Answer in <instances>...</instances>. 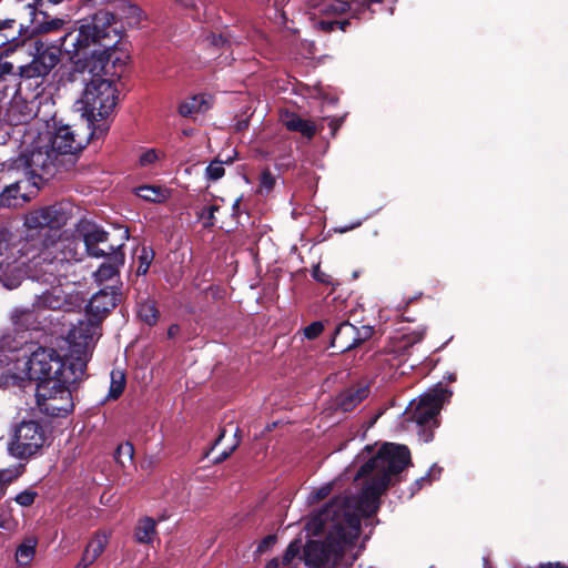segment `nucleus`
Segmentation results:
<instances>
[{
	"instance_id": "f257e3e1",
	"label": "nucleus",
	"mask_w": 568,
	"mask_h": 568,
	"mask_svg": "<svg viewBox=\"0 0 568 568\" xmlns=\"http://www.w3.org/2000/svg\"><path fill=\"white\" fill-rule=\"evenodd\" d=\"M410 462L406 446L384 444L377 455L358 470V478H366L357 497H337L323 510L315 514L310 525L315 532L327 531L324 542L311 540L304 549L305 565L318 568L336 565L343 552L351 547L361 532V516H371L379 507V497L390 484L392 476L400 473Z\"/></svg>"
},
{
	"instance_id": "f03ea898",
	"label": "nucleus",
	"mask_w": 568,
	"mask_h": 568,
	"mask_svg": "<svg viewBox=\"0 0 568 568\" xmlns=\"http://www.w3.org/2000/svg\"><path fill=\"white\" fill-rule=\"evenodd\" d=\"M115 16L109 11H99L78 29L63 37L62 47L79 72H88L85 87L75 102L77 111L87 119L89 125L108 118L118 101V90L112 80L101 74L109 61L115 65L116 43L121 37L115 28Z\"/></svg>"
},
{
	"instance_id": "7ed1b4c3",
	"label": "nucleus",
	"mask_w": 568,
	"mask_h": 568,
	"mask_svg": "<svg viewBox=\"0 0 568 568\" xmlns=\"http://www.w3.org/2000/svg\"><path fill=\"white\" fill-rule=\"evenodd\" d=\"M75 204L62 201L27 212L23 216V239L37 247L41 245L38 264H44V278L52 287L59 278L65 276L68 266L81 260L75 240L61 239L60 230L80 214Z\"/></svg>"
},
{
	"instance_id": "20e7f679",
	"label": "nucleus",
	"mask_w": 568,
	"mask_h": 568,
	"mask_svg": "<svg viewBox=\"0 0 568 568\" xmlns=\"http://www.w3.org/2000/svg\"><path fill=\"white\" fill-rule=\"evenodd\" d=\"M74 365L52 348H38L24 363L26 376L37 381L36 398L39 409L49 416H65L73 410L72 392L84 377L68 372Z\"/></svg>"
},
{
	"instance_id": "39448f33",
	"label": "nucleus",
	"mask_w": 568,
	"mask_h": 568,
	"mask_svg": "<svg viewBox=\"0 0 568 568\" xmlns=\"http://www.w3.org/2000/svg\"><path fill=\"white\" fill-rule=\"evenodd\" d=\"M41 129L42 124L34 122L23 130L19 155L0 161V172L21 171L38 183L54 173L59 156L49 145L50 136L41 135Z\"/></svg>"
},
{
	"instance_id": "423d86ee",
	"label": "nucleus",
	"mask_w": 568,
	"mask_h": 568,
	"mask_svg": "<svg viewBox=\"0 0 568 568\" xmlns=\"http://www.w3.org/2000/svg\"><path fill=\"white\" fill-rule=\"evenodd\" d=\"M450 395L448 389L438 386L422 395L417 400L410 402L405 410V420L416 425L418 436L424 443L433 439V429L439 425L437 415Z\"/></svg>"
},
{
	"instance_id": "0eeeda50",
	"label": "nucleus",
	"mask_w": 568,
	"mask_h": 568,
	"mask_svg": "<svg viewBox=\"0 0 568 568\" xmlns=\"http://www.w3.org/2000/svg\"><path fill=\"white\" fill-rule=\"evenodd\" d=\"M65 304L63 291L60 286H54L37 295L30 307L14 308L11 321L18 329H41L50 323V312L61 310Z\"/></svg>"
},
{
	"instance_id": "6e6552de",
	"label": "nucleus",
	"mask_w": 568,
	"mask_h": 568,
	"mask_svg": "<svg viewBox=\"0 0 568 568\" xmlns=\"http://www.w3.org/2000/svg\"><path fill=\"white\" fill-rule=\"evenodd\" d=\"M100 335L99 322L91 317L78 321L69 331L67 336L69 351L65 355L68 356V361H71L74 365V367L68 372L69 377H73L74 374H82L84 377L87 364Z\"/></svg>"
},
{
	"instance_id": "1a4fd4ad",
	"label": "nucleus",
	"mask_w": 568,
	"mask_h": 568,
	"mask_svg": "<svg viewBox=\"0 0 568 568\" xmlns=\"http://www.w3.org/2000/svg\"><path fill=\"white\" fill-rule=\"evenodd\" d=\"M396 0H311L312 19L314 27L323 31H332L338 23L333 20H315L317 16H325L327 18L335 17L347 10H353L354 14L359 13L364 9H369L373 3H388L389 13L394 12V4Z\"/></svg>"
},
{
	"instance_id": "9d476101",
	"label": "nucleus",
	"mask_w": 568,
	"mask_h": 568,
	"mask_svg": "<svg viewBox=\"0 0 568 568\" xmlns=\"http://www.w3.org/2000/svg\"><path fill=\"white\" fill-rule=\"evenodd\" d=\"M24 254L18 248L17 236L8 227L0 226V282L7 288L18 286L22 275V264L18 262V254Z\"/></svg>"
},
{
	"instance_id": "9b49d317",
	"label": "nucleus",
	"mask_w": 568,
	"mask_h": 568,
	"mask_svg": "<svg viewBox=\"0 0 568 568\" xmlns=\"http://www.w3.org/2000/svg\"><path fill=\"white\" fill-rule=\"evenodd\" d=\"M45 436L41 425L34 420H23L14 430L8 444L9 453L16 458H28L44 444Z\"/></svg>"
},
{
	"instance_id": "f8f14e48",
	"label": "nucleus",
	"mask_w": 568,
	"mask_h": 568,
	"mask_svg": "<svg viewBox=\"0 0 568 568\" xmlns=\"http://www.w3.org/2000/svg\"><path fill=\"white\" fill-rule=\"evenodd\" d=\"M62 41L63 38H61L60 45H62ZM61 50L64 51L63 47L60 49L57 45L37 44L32 61L29 64L18 67L20 77L31 79L47 75L60 61Z\"/></svg>"
},
{
	"instance_id": "ddd939ff",
	"label": "nucleus",
	"mask_w": 568,
	"mask_h": 568,
	"mask_svg": "<svg viewBox=\"0 0 568 568\" xmlns=\"http://www.w3.org/2000/svg\"><path fill=\"white\" fill-rule=\"evenodd\" d=\"M38 182L23 178L7 185L0 193V207L18 209L37 193Z\"/></svg>"
},
{
	"instance_id": "4468645a",
	"label": "nucleus",
	"mask_w": 568,
	"mask_h": 568,
	"mask_svg": "<svg viewBox=\"0 0 568 568\" xmlns=\"http://www.w3.org/2000/svg\"><path fill=\"white\" fill-rule=\"evenodd\" d=\"M41 135L50 136V146L58 156L65 154H74L80 151L84 143L82 139H78L74 131L69 125L55 126L53 131L41 130Z\"/></svg>"
},
{
	"instance_id": "2eb2a0df",
	"label": "nucleus",
	"mask_w": 568,
	"mask_h": 568,
	"mask_svg": "<svg viewBox=\"0 0 568 568\" xmlns=\"http://www.w3.org/2000/svg\"><path fill=\"white\" fill-rule=\"evenodd\" d=\"M38 112L36 100L28 101L20 92H17L9 102L4 120L11 126H20L32 120Z\"/></svg>"
},
{
	"instance_id": "dca6fc26",
	"label": "nucleus",
	"mask_w": 568,
	"mask_h": 568,
	"mask_svg": "<svg viewBox=\"0 0 568 568\" xmlns=\"http://www.w3.org/2000/svg\"><path fill=\"white\" fill-rule=\"evenodd\" d=\"M75 231L83 239L85 250L90 256L99 258L108 254L104 250L97 246L99 243L108 241V233L97 224L81 219L75 225Z\"/></svg>"
},
{
	"instance_id": "f3484780",
	"label": "nucleus",
	"mask_w": 568,
	"mask_h": 568,
	"mask_svg": "<svg viewBox=\"0 0 568 568\" xmlns=\"http://www.w3.org/2000/svg\"><path fill=\"white\" fill-rule=\"evenodd\" d=\"M116 14L123 26L130 29L144 28L148 21L146 13L138 4L126 0L120 1Z\"/></svg>"
},
{
	"instance_id": "a211bd4d",
	"label": "nucleus",
	"mask_w": 568,
	"mask_h": 568,
	"mask_svg": "<svg viewBox=\"0 0 568 568\" xmlns=\"http://www.w3.org/2000/svg\"><path fill=\"white\" fill-rule=\"evenodd\" d=\"M116 304V298L113 293L106 292L105 290H101L95 293L87 305V313L89 316H92V320H97L100 323V320L110 312Z\"/></svg>"
},
{
	"instance_id": "6ab92c4d",
	"label": "nucleus",
	"mask_w": 568,
	"mask_h": 568,
	"mask_svg": "<svg viewBox=\"0 0 568 568\" xmlns=\"http://www.w3.org/2000/svg\"><path fill=\"white\" fill-rule=\"evenodd\" d=\"M281 120L287 130L300 132L308 139L313 138L316 133V126L313 122L304 120L295 113H284Z\"/></svg>"
},
{
	"instance_id": "aec40b11",
	"label": "nucleus",
	"mask_w": 568,
	"mask_h": 568,
	"mask_svg": "<svg viewBox=\"0 0 568 568\" xmlns=\"http://www.w3.org/2000/svg\"><path fill=\"white\" fill-rule=\"evenodd\" d=\"M367 395L368 388L366 386L348 388L337 397V406L344 412H349L365 399Z\"/></svg>"
},
{
	"instance_id": "412c9836",
	"label": "nucleus",
	"mask_w": 568,
	"mask_h": 568,
	"mask_svg": "<svg viewBox=\"0 0 568 568\" xmlns=\"http://www.w3.org/2000/svg\"><path fill=\"white\" fill-rule=\"evenodd\" d=\"M211 108V97L197 94L184 101L179 112L182 116H191L196 113H204Z\"/></svg>"
},
{
	"instance_id": "4be33fe9",
	"label": "nucleus",
	"mask_w": 568,
	"mask_h": 568,
	"mask_svg": "<svg viewBox=\"0 0 568 568\" xmlns=\"http://www.w3.org/2000/svg\"><path fill=\"white\" fill-rule=\"evenodd\" d=\"M156 535V521L151 517L141 518L134 528V539L139 544H152Z\"/></svg>"
},
{
	"instance_id": "5701e85b",
	"label": "nucleus",
	"mask_w": 568,
	"mask_h": 568,
	"mask_svg": "<svg viewBox=\"0 0 568 568\" xmlns=\"http://www.w3.org/2000/svg\"><path fill=\"white\" fill-rule=\"evenodd\" d=\"M110 534L104 530L97 531L84 548L83 554L95 561L104 551Z\"/></svg>"
},
{
	"instance_id": "b1692460",
	"label": "nucleus",
	"mask_w": 568,
	"mask_h": 568,
	"mask_svg": "<svg viewBox=\"0 0 568 568\" xmlns=\"http://www.w3.org/2000/svg\"><path fill=\"white\" fill-rule=\"evenodd\" d=\"M139 197L154 203H162L166 201L171 193L168 189L156 185H143L135 190Z\"/></svg>"
},
{
	"instance_id": "393cba45",
	"label": "nucleus",
	"mask_w": 568,
	"mask_h": 568,
	"mask_svg": "<svg viewBox=\"0 0 568 568\" xmlns=\"http://www.w3.org/2000/svg\"><path fill=\"white\" fill-rule=\"evenodd\" d=\"M353 342L347 346V348L355 347L359 345L363 341L367 339L372 335V327L363 326L362 331H357V328L348 323H344L339 325L336 329V336L342 335H355Z\"/></svg>"
},
{
	"instance_id": "a878e982",
	"label": "nucleus",
	"mask_w": 568,
	"mask_h": 568,
	"mask_svg": "<svg viewBox=\"0 0 568 568\" xmlns=\"http://www.w3.org/2000/svg\"><path fill=\"white\" fill-rule=\"evenodd\" d=\"M36 546L37 540L36 539H27L23 541L16 551V560L17 564L21 567H28L32 559L34 558L36 554Z\"/></svg>"
},
{
	"instance_id": "bb28decb",
	"label": "nucleus",
	"mask_w": 568,
	"mask_h": 568,
	"mask_svg": "<svg viewBox=\"0 0 568 568\" xmlns=\"http://www.w3.org/2000/svg\"><path fill=\"white\" fill-rule=\"evenodd\" d=\"M125 383V375L121 369L112 371L108 399L119 398L124 390Z\"/></svg>"
},
{
	"instance_id": "cd10ccee",
	"label": "nucleus",
	"mask_w": 568,
	"mask_h": 568,
	"mask_svg": "<svg viewBox=\"0 0 568 568\" xmlns=\"http://www.w3.org/2000/svg\"><path fill=\"white\" fill-rule=\"evenodd\" d=\"M14 20L0 22V48L17 39L19 30L14 27Z\"/></svg>"
},
{
	"instance_id": "c85d7f7f",
	"label": "nucleus",
	"mask_w": 568,
	"mask_h": 568,
	"mask_svg": "<svg viewBox=\"0 0 568 568\" xmlns=\"http://www.w3.org/2000/svg\"><path fill=\"white\" fill-rule=\"evenodd\" d=\"M227 162H232V159L227 158V160H225V161L220 160V159L213 160L205 169L206 179L210 181L220 180L225 173L223 164L227 163Z\"/></svg>"
},
{
	"instance_id": "c756f323",
	"label": "nucleus",
	"mask_w": 568,
	"mask_h": 568,
	"mask_svg": "<svg viewBox=\"0 0 568 568\" xmlns=\"http://www.w3.org/2000/svg\"><path fill=\"white\" fill-rule=\"evenodd\" d=\"M154 253L151 248L143 246L141 248V252L138 256V267H136V274L138 275H145L149 271V267L153 261Z\"/></svg>"
},
{
	"instance_id": "7c9ffc66",
	"label": "nucleus",
	"mask_w": 568,
	"mask_h": 568,
	"mask_svg": "<svg viewBox=\"0 0 568 568\" xmlns=\"http://www.w3.org/2000/svg\"><path fill=\"white\" fill-rule=\"evenodd\" d=\"M134 456V447L130 443H123L119 445L116 449V462L122 465L123 467L126 465V463L131 464L133 462Z\"/></svg>"
},
{
	"instance_id": "2f4dec72",
	"label": "nucleus",
	"mask_w": 568,
	"mask_h": 568,
	"mask_svg": "<svg viewBox=\"0 0 568 568\" xmlns=\"http://www.w3.org/2000/svg\"><path fill=\"white\" fill-rule=\"evenodd\" d=\"M118 275V267L111 263H103L94 273L97 282L102 284Z\"/></svg>"
},
{
	"instance_id": "473e14b6",
	"label": "nucleus",
	"mask_w": 568,
	"mask_h": 568,
	"mask_svg": "<svg viewBox=\"0 0 568 568\" xmlns=\"http://www.w3.org/2000/svg\"><path fill=\"white\" fill-rule=\"evenodd\" d=\"M139 316L148 324H153L158 317V311L152 302L142 303L139 307Z\"/></svg>"
},
{
	"instance_id": "72a5a7b5",
	"label": "nucleus",
	"mask_w": 568,
	"mask_h": 568,
	"mask_svg": "<svg viewBox=\"0 0 568 568\" xmlns=\"http://www.w3.org/2000/svg\"><path fill=\"white\" fill-rule=\"evenodd\" d=\"M333 489V484H325L321 486L320 488L313 490L308 496L310 504L318 503L326 498Z\"/></svg>"
},
{
	"instance_id": "f704fd0d",
	"label": "nucleus",
	"mask_w": 568,
	"mask_h": 568,
	"mask_svg": "<svg viewBox=\"0 0 568 568\" xmlns=\"http://www.w3.org/2000/svg\"><path fill=\"white\" fill-rule=\"evenodd\" d=\"M300 550H301V542H300L298 540H294V541H292V542L288 545V547H287V549H286V551H285V554H284V556H283V564H284V565H288V564H291V561H292L295 557H297V556H298Z\"/></svg>"
},
{
	"instance_id": "c9c22d12",
	"label": "nucleus",
	"mask_w": 568,
	"mask_h": 568,
	"mask_svg": "<svg viewBox=\"0 0 568 568\" xmlns=\"http://www.w3.org/2000/svg\"><path fill=\"white\" fill-rule=\"evenodd\" d=\"M323 329L324 326L321 322H313L304 328V336L308 339H314L323 332Z\"/></svg>"
},
{
	"instance_id": "e433bc0d",
	"label": "nucleus",
	"mask_w": 568,
	"mask_h": 568,
	"mask_svg": "<svg viewBox=\"0 0 568 568\" xmlns=\"http://www.w3.org/2000/svg\"><path fill=\"white\" fill-rule=\"evenodd\" d=\"M275 184V178L270 171H264L260 179V187L266 192H270Z\"/></svg>"
},
{
	"instance_id": "4c0bfd02",
	"label": "nucleus",
	"mask_w": 568,
	"mask_h": 568,
	"mask_svg": "<svg viewBox=\"0 0 568 568\" xmlns=\"http://www.w3.org/2000/svg\"><path fill=\"white\" fill-rule=\"evenodd\" d=\"M34 498H36V493L30 491V490H24V491H21L20 494H18L14 499H16L17 504L27 507V506H30L31 504H33Z\"/></svg>"
},
{
	"instance_id": "58836bf2",
	"label": "nucleus",
	"mask_w": 568,
	"mask_h": 568,
	"mask_svg": "<svg viewBox=\"0 0 568 568\" xmlns=\"http://www.w3.org/2000/svg\"><path fill=\"white\" fill-rule=\"evenodd\" d=\"M209 40H210V43L214 47H220V45H225V44L231 45V43H233V42L240 43V40L237 38H233V37L223 38L222 36H216V34H212V37Z\"/></svg>"
},
{
	"instance_id": "ea45409f",
	"label": "nucleus",
	"mask_w": 568,
	"mask_h": 568,
	"mask_svg": "<svg viewBox=\"0 0 568 568\" xmlns=\"http://www.w3.org/2000/svg\"><path fill=\"white\" fill-rule=\"evenodd\" d=\"M158 160V154L154 150H148L140 156V164L142 166H149Z\"/></svg>"
},
{
	"instance_id": "a19ab883",
	"label": "nucleus",
	"mask_w": 568,
	"mask_h": 568,
	"mask_svg": "<svg viewBox=\"0 0 568 568\" xmlns=\"http://www.w3.org/2000/svg\"><path fill=\"white\" fill-rule=\"evenodd\" d=\"M219 210L217 205H210L209 207L204 209L202 213V217L207 221V224L213 225L214 224V213Z\"/></svg>"
},
{
	"instance_id": "79ce46f5",
	"label": "nucleus",
	"mask_w": 568,
	"mask_h": 568,
	"mask_svg": "<svg viewBox=\"0 0 568 568\" xmlns=\"http://www.w3.org/2000/svg\"><path fill=\"white\" fill-rule=\"evenodd\" d=\"M62 24H63V21H62V20H60V19H53V20H51V21L45 22V23L41 27V29H42L43 31L57 30V29H59Z\"/></svg>"
},
{
	"instance_id": "37998d69",
	"label": "nucleus",
	"mask_w": 568,
	"mask_h": 568,
	"mask_svg": "<svg viewBox=\"0 0 568 568\" xmlns=\"http://www.w3.org/2000/svg\"><path fill=\"white\" fill-rule=\"evenodd\" d=\"M275 542L274 536L265 537L262 542L258 545L257 550L260 552L264 551L266 548L271 547Z\"/></svg>"
},
{
	"instance_id": "c03bdc74",
	"label": "nucleus",
	"mask_w": 568,
	"mask_h": 568,
	"mask_svg": "<svg viewBox=\"0 0 568 568\" xmlns=\"http://www.w3.org/2000/svg\"><path fill=\"white\" fill-rule=\"evenodd\" d=\"M94 561L89 558V556H85L82 554L81 559L77 564L75 568H88L90 565H92Z\"/></svg>"
},
{
	"instance_id": "a18cd8bd",
	"label": "nucleus",
	"mask_w": 568,
	"mask_h": 568,
	"mask_svg": "<svg viewBox=\"0 0 568 568\" xmlns=\"http://www.w3.org/2000/svg\"><path fill=\"white\" fill-rule=\"evenodd\" d=\"M8 484L9 481L4 479V474L0 473V499L4 495Z\"/></svg>"
},
{
	"instance_id": "49530a36",
	"label": "nucleus",
	"mask_w": 568,
	"mask_h": 568,
	"mask_svg": "<svg viewBox=\"0 0 568 568\" xmlns=\"http://www.w3.org/2000/svg\"><path fill=\"white\" fill-rule=\"evenodd\" d=\"M314 277L322 283H328L327 276L322 273L318 268L314 271Z\"/></svg>"
},
{
	"instance_id": "de8ad7c7",
	"label": "nucleus",
	"mask_w": 568,
	"mask_h": 568,
	"mask_svg": "<svg viewBox=\"0 0 568 568\" xmlns=\"http://www.w3.org/2000/svg\"><path fill=\"white\" fill-rule=\"evenodd\" d=\"M3 131L6 135L10 136L11 133L14 135H20L21 130L20 129H11V128H2L0 129V132Z\"/></svg>"
},
{
	"instance_id": "09e8293b",
	"label": "nucleus",
	"mask_w": 568,
	"mask_h": 568,
	"mask_svg": "<svg viewBox=\"0 0 568 568\" xmlns=\"http://www.w3.org/2000/svg\"><path fill=\"white\" fill-rule=\"evenodd\" d=\"M236 447V444L233 445L229 450H224L217 458H216V462H222L224 459H226L230 454L235 449Z\"/></svg>"
},
{
	"instance_id": "8fccbe9b",
	"label": "nucleus",
	"mask_w": 568,
	"mask_h": 568,
	"mask_svg": "<svg viewBox=\"0 0 568 568\" xmlns=\"http://www.w3.org/2000/svg\"><path fill=\"white\" fill-rule=\"evenodd\" d=\"M175 2L185 8L196 7L195 0H175Z\"/></svg>"
},
{
	"instance_id": "3c124183",
	"label": "nucleus",
	"mask_w": 568,
	"mask_h": 568,
	"mask_svg": "<svg viewBox=\"0 0 568 568\" xmlns=\"http://www.w3.org/2000/svg\"><path fill=\"white\" fill-rule=\"evenodd\" d=\"M540 568H568L560 562H548L540 565Z\"/></svg>"
},
{
	"instance_id": "603ef678",
	"label": "nucleus",
	"mask_w": 568,
	"mask_h": 568,
	"mask_svg": "<svg viewBox=\"0 0 568 568\" xmlns=\"http://www.w3.org/2000/svg\"><path fill=\"white\" fill-rule=\"evenodd\" d=\"M358 225H361V222H357L356 224H354V225H352V226H349V227L341 229V230H339V232H341V233L347 232V231H349V230H352V229H354V227H356V226H358Z\"/></svg>"
},
{
	"instance_id": "864d4df0",
	"label": "nucleus",
	"mask_w": 568,
	"mask_h": 568,
	"mask_svg": "<svg viewBox=\"0 0 568 568\" xmlns=\"http://www.w3.org/2000/svg\"><path fill=\"white\" fill-rule=\"evenodd\" d=\"M176 331H178V326H171V327L169 328V335H170V336H173V335L176 333Z\"/></svg>"
},
{
	"instance_id": "5fc2aeb1",
	"label": "nucleus",
	"mask_w": 568,
	"mask_h": 568,
	"mask_svg": "<svg viewBox=\"0 0 568 568\" xmlns=\"http://www.w3.org/2000/svg\"><path fill=\"white\" fill-rule=\"evenodd\" d=\"M95 1L99 3H111V2H115L116 0H95Z\"/></svg>"
},
{
	"instance_id": "6e6d98bb",
	"label": "nucleus",
	"mask_w": 568,
	"mask_h": 568,
	"mask_svg": "<svg viewBox=\"0 0 568 568\" xmlns=\"http://www.w3.org/2000/svg\"><path fill=\"white\" fill-rule=\"evenodd\" d=\"M424 481H428V479L426 477H422L419 480L416 481V485L420 487V484Z\"/></svg>"
},
{
	"instance_id": "4d7b16f0",
	"label": "nucleus",
	"mask_w": 568,
	"mask_h": 568,
	"mask_svg": "<svg viewBox=\"0 0 568 568\" xmlns=\"http://www.w3.org/2000/svg\"><path fill=\"white\" fill-rule=\"evenodd\" d=\"M109 250H110L111 253H116V248L114 246H112V245L109 246Z\"/></svg>"
},
{
	"instance_id": "13d9d810",
	"label": "nucleus",
	"mask_w": 568,
	"mask_h": 568,
	"mask_svg": "<svg viewBox=\"0 0 568 568\" xmlns=\"http://www.w3.org/2000/svg\"><path fill=\"white\" fill-rule=\"evenodd\" d=\"M239 204H240V199H237V200L234 202L233 207H234V209H235V207H237V206H239Z\"/></svg>"
},
{
	"instance_id": "bf43d9fd",
	"label": "nucleus",
	"mask_w": 568,
	"mask_h": 568,
	"mask_svg": "<svg viewBox=\"0 0 568 568\" xmlns=\"http://www.w3.org/2000/svg\"><path fill=\"white\" fill-rule=\"evenodd\" d=\"M347 23H348V22H343V23H341V29H343V30H344V26H345V24H347Z\"/></svg>"
},
{
	"instance_id": "052dcab7",
	"label": "nucleus",
	"mask_w": 568,
	"mask_h": 568,
	"mask_svg": "<svg viewBox=\"0 0 568 568\" xmlns=\"http://www.w3.org/2000/svg\"><path fill=\"white\" fill-rule=\"evenodd\" d=\"M221 437H222V435L220 437H217V440L215 444H219V442L221 440Z\"/></svg>"
}]
</instances>
